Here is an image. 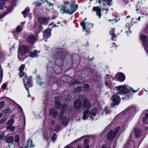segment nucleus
<instances>
[{
  "label": "nucleus",
  "mask_w": 148,
  "mask_h": 148,
  "mask_svg": "<svg viewBox=\"0 0 148 148\" xmlns=\"http://www.w3.org/2000/svg\"><path fill=\"white\" fill-rule=\"evenodd\" d=\"M108 82L105 81V85L106 86H108Z\"/></svg>",
  "instance_id": "61"
},
{
  "label": "nucleus",
  "mask_w": 148,
  "mask_h": 148,
  "mask_svg": "<svg viewBox=\"0 0 148 148\" xmlns=\"http://www.w3.org/2000/svg\"><path fill=\"white\" fill-rule=\"evenodd\" d=\"M77 81H75V82H73L72 83H71V85H74L76 84H77Z\"/></svg>",
  "instance_id": "59"
},
{
  "label": "nucleus",
  "mask_w": 148,
  "mask_h": 148,
  "mask_svg": "<svg viewBox=\"0 0 148 148\" xmlns=\"http://www.w3.org/2000/svg\"><path fill=\"white\" fill-rule=\"evenodd\" d=\"M49 111H55V108H51L49 110Z\"/></svg>",
  "instance_id": "62"
},
{
  "label": "nucleus",
  "mask_w": 148,
  "mask_h": 148,
  "mask_svg": "<svg viewBox=\"0 0 148 148\" xmlns=\"http://www.w3.org/2000/svg\"><path fill=\"white\" fill-rule=\"evenodd\" d=\"M13 110H17L18 111H22L23 110L22 108L18 104H17L15 107V108L13 109H11L10 108H8L7 109V111H12Z\"/></svg>",
  "instance_id": "17"
},
{
  "label": "nucleus",
  "mask_w": 148,
  "mask_h": 148,
  "mask_svg": "<svg viewBox=\"0 0 148 148\" xmlns=\"http://www.w3.org/2000/svg\"><path fill=\"white\" fill-rule=\"evenodd\" d=\"M6 87V85L5 84H3L2 88L3 89H5Z\"/></svg>",
  "instance_id": "55"
},
{
  "label": "nucleus",
  "mask_w": 148,
  "mask_h": 148,
  "mask_svg": "<svg viewBox=\"0 0 148 148\" xmlns=\"http://www.w3.org/2000/svg\"><path fill=\"white\" fill-rule=\"evenodd\" d=\"M30 145H29V147H34V144H33V143H30V144H29Z\"/></svg>",
  "instance_id": "58"
},
{
  "label": "nucleus",
  "mask_w": 148,
  "mask_h": 148,
  "mask_svg": "<svg viewBox=\"0 0 148 148\" xmlns=\"http://www.w3.org/2000/svg\"><path fill=\"white\" fill-rule=\"evenodd\" d=\"M140 37L142 41L143 42L146 41L147 40V36L145 35H143L141 36Z\"/></svg>",
  "instance_id": "36"
},
{
  "label": "nucleus",
  "mask_w": 148,
  "mask_h": 148,
  "mask_svg": "<svg viewBox=\"0 0 148 148\" xmlns=\"http://www.w3.org/2000/svg\"><path fill=\"white\" fill-rule=\"evenodd\" d=\"M52 24H53V25H54V27H58V26L56 25L55 24H53V23H51L50 24V25H49V26H50V25H52Z\"/></svg>",
  "instance_id": "60"
},
{
  "label": "nucleus",
  "mask_w": 148,
  "mask_h": 148,
  "mask_svg": "<svg viewBox=\"0 0 148 148\" xmlns=\"http://www.w3.org/2000/svg\"><path fill=\"white\" fill-rule=\"evenodd\" d=\"M39 22L41 24H45V22L46 21V20L44 18L39 17L38 19Z\"/></svg>",
  "instance_id": "23"
},
{
  "label": "nucleus",
  "mask_w": 148,
  "mask_h": 148,
  "mask_svg": "<svg viewBox=\"0 0 148 148\" xmlns=\"http://www.w3.org/2000/svg\"><path fill=\"white\" fill-rule=\"evenodd\" d=\"M44 83V82H40L39 83H38V84L40 85V86H41Z\"/></svg>",
  "instance_id": "57"
},
{
  "label": "nucleus",
  "mask_w": 148,
  "mask_h": 148,
  "mask_svg": "<svg viewBox=\"0 0 148 148\" xmlns=\"http://www.w3.org/2000/svg\"><path fill=\"white\" fill-rule=\"evenodd\" d=\"M62 123L63 125L66 126L68 123V118L66 116H64L62 119Z\"/></svg>",
  "instance_id": "22"
},
{
  "label": "nucleus",
  "mask_w": 148,
  "mask_h": 148,
  "mask_svg": "<svg viewBox=\"0 0 148 148\" xmlns=\"http://www.w3.org/2000/svg\"><path fill=\"white\" fill-rule=\"evenodd\" d=\"M130 90L131 91H132V92L135 93L137 91V90H134L132 88H130Z\"/></svg>",
  "instance_id": "53"
},
{
  "label": "nucleus",
  "mask_w": 148,
  "mask_h": 148,
  "mask_svg": "<svg viewBox=\"0 0 148 148\" xmlns=\"http://www.w3.org/2000/svg\"><path fill=\"white\" fill-rule=\"evenodd\" d=\"M14 120L13 119H11L10 120H9L7 123V124L8 126L12 125L14 123Z\"/></svg>",
  "instance_id": "32"
},
{
  "label": "nucleus",
  "mask_w": 148,
  "mask_h": 148,
  "mask_svg": "<svg viewBox=\"0 0 148 148\" xmlns=\"http://www.w3.org/2000/svg\"><path fill=\"white\" fill-rule=\"evenodd\" d=\"M5 133L4 132L0 133V140H5L6 136H4Z\"/></svg>",
  "instance_id": "28"
},
{
  "label": "nucleus",
  "mask_w": 148,
  "mask_h": 148,
  "mask_svg": "<svg viewBox=\"0 0 148 148\" xmlns=\"http://www.w3.org/2000/svg\"><path fill=\"white\" fill-rule=\"evenodd\" d=\"M14 140V138L12 136H10L8 137H6V136L5 137V140L8 143H12L13 142Z\"/></svg>",
  "instance_id": "18"
},
{
  "label": "nucleus",
  "mask_w": 148,
  "mask_h": 148,
  "mask_svg": "<svg viewBox=\"0 0 148 148\" xmlns=\"http://www.w3.org/2000/svg\"><path fill=\"white\" fill-rule=\"evenodd\" d=\"M57 135L56 133L53 134L51 137V139L53 142L56 139Z\"/></svg>",
  "instance_id": "35"
},
{
  "label": "nucleus",
  "mask_w": 148,
  "mask_h": 148,
  "mask_svg": "<svg viewBox=\"0 0 148 148\" xmlns=\"http://www.w3.org/2000/svg\"><path fill=\"white\" fill-rule=\"evenodd\" d=\"M83 88L85 90L88 91L89 90V86L87 84H85L83 86Z\"/></svg>",
  "instance_id": "37"
},
{
  "label": "nucleus",
  "mask_w": 148,
  "mask_h": 148,
  "mask_svg": "<svg viewBox=\"0 0 148 148\" xmlns=\"http://www.w3.org/2000/svg\"><path fill=\"white\" fill-rule=\"evenodd\" d=\"M142 44L144 46V48L146 52L148 54V41L145 43H143Z\"/></svg>",
  "instance_id": "27"
},
{
  "label": "nucleus",
  "mask_w": 148,
  "mask_h": 148,
  "mask_svg": "<svg viewBox=\"0 0 148 148\" xmlns=\"http://www.w3.org/2000/svg\"><path fill=\"white\" fill-rule=\"evenodd\" d=\"M37 51L35 50L34 51L30 54V56L31 57L34 58L35 57H37Z\"/></svg>",
  "instance_id": "26"
},
{
  "label": "nucleus",
  "mask_w": 148,
  "mask_h": 148,
  "mask_svg": "<svg viewBox=\"0 0 148 148\" xmlns=\"http://www.w3.org/2000/svg\"><path fill=\"white\" fill-rule=\"evenodd\" d=\"M66 107L67 105L65 104H64L62 106L61 105V111H63L65 110Z\"/></svg>",
  "instance_id": "41"
},
{
  "label": "nucleus",
  "mask_w": 148,
  "mask_h": 148,
  "mask_svg": "<svg viewBox=\"0 0 148 148\" xmlns=\"http://www.w3.org/2000/svg\"><path fill=\"white\" fill-rule=\"evenodd\" d=\"M108 21L109 22H110V21H111V22L114 21V23H115L117 22V20L116 19H112V20H110V19H109V20H108Z\"/></svg>",
  "instance_id": "50"
},
{
  "label": "nucleus",
  "mask_w": 148,
  "mask_h": 148,
  "mask_svg": "<svg viewBox=\"0 0 148 148\" xmlns=\"http://www.w3.org/2000/svg\"><path fill=\"white\" fill-rule=\"evenodd\" d=\"M55 121L53 120H51L50 121V123L52 125L55 124Z\"/></svg>",
  "instance_id": "51"
},
{
  "label": "nucleus",
  "mask_w": 148,
  "mask_h": 148,
  "mask_svg": "<svg viewBox=\"0 0 148 148\" xmlns=\"http://www.w3.org/2000/svg\"><path fill=\"white\" fill-rule=\"evenodd\" d=\"M25 65L23 64H22L19 68V70L20 72L19 75L20 77H23L24 75V76L25 74H26L25 73H24L23 72V71L25 68Z\"/></svg>",
  "instance_id": "14"
},
{
  "label": "nucleus",
  "mask_w": 148,
  "mask_h": 148,
  "mask_svg": "<svg viewBox=\"0 0 148 148\" xmlns=\"http://www.w3.org/2000/svg\"><path fill=\"white\" fill-rule=\"evenodd\" d=\"M142 120L145 124H148V113L145 114V116L143 118Z\"/></svg>",
  "instance_id": "21"
},
{
  "label": "nucleus",
  "mask_w": 148,
  "mask_h": 148,
  "mask_svg": "<svg viewBox=\"0 0 148 148\" xmlns=\"http://www.w3.org/2000/svg\"><path fill=\"white\" fill-rule=\"evenodd\" d=\"M7 120V118L6 117H4L2 119L0 120V125L3 124L5 123V121Z\"/></svg>",
  "instance_id": "40"
},
{
  "label": "nucleus",
  "mask_w": 148,
  "mask_h": 148,
  "mask_svg": "<svg viewBox=\"0 0 148 148\" xmlns=\"http://www.w3.org/2000/svg\"><path fill=\"white\" fill-rule=\"evenodd\" d=\"M53 3H49V6H53Z\"/></svg>",
  "instance_id": "64"
},
{
  "label": "nucleus",
  "mask_w": 148,
  "mask_h": 148,
  "mask_svg": "<svg viewBox=\"0 0 148 148\" xmlns=\"http://www.w3.org/2000/svg\"><path fill=\"white\" fill-rule=\"evenodd\" d=\"M105 78L106 81L109 82L111 80V77L110 75H106Z\"/></svg>",
  "instance_id": "30"
},
{
  "label": "nucleus",
  "mask_w": 148,
  "mask_h": 148,
  "mask_svg": "<svg viewBox=\"0 0 148 148\" xmlns=\"http://www.w3.org/2000/svg\"><path fill=\"white\" fill-rule=\"evenodd\" d=\"M60 98L58 97H55V106L56 108L58 109H60L61 107V104L59 101H58V100Z\"/></svg>",
  "instance_id": "15"
},
{
  "label": "nucleus",
  "mask_w": 148,
  "mask_h": 148,
  "mask_svg": "<svg viewBox=\"0 0 148 148\" xmlns=\"http://www.w3.org/2000/svg\"><path fill=\"white\" fill-rule=\"evenodd\" d=\"M88 140L86 138L85 139L84 141V145L82 148H89V146L88 144Z\"/></svg>",
  "instance_id": "24"
},
{
  "label": "nucleus",
  "mask_w": 148,
  "mask_h": 148,
  "mask_svg": "<svg viewBox=\"0 0 148 148\" xmlns=\"http://www.w3.org/2000/svg\"><path fill=\"white\" fill-rule=\"evenodd\" d=\"M51 31L50 29H48L45 30L43 32V37L44 38L47 39L49 38L51 35Z\"/></svg>",
  "instance_id": "9"
},
{
  "label": "nucleus",
  "mask_w": 148,
  "mask_h": 148,
  "mask_svg": "<svg viewBox=\"0 0 148 148\" xmlns=\"http://www.w3.org/2000/svg\"><path fill=\"white\" fill-rule=\"evenodd\" d=\"M82 88L81 86H79L77 87L76 88L74 89V91L75 92H80L82 90Z\"/></svg>",
  "instance_id": "31"
},
{
  "label": "nucleus",
  "mask_w": 148,
  "mask_h": 148,
  "mask_svg": "<svg viewBox=\"0 0 148 148\" xmlns=\"http://www.w3.org/2000/svg\"><path fill=\"white\" fill-rule=\"evenodd\" d=\"M102 1H106L107 2V5L110 6L112 5V3L111 2L112 0H102Z\"/></svg>",
  "instance_id": "39"
},
{
  "label": "nucleus",
  "mask_w": 148,
  "mask_h": 148,
  "mask_svg": "<svg viewBox=\"0 0 148 148\" xmlns=\"http://www.w3.org/2000/svg\"><path fill=\"white\" fill-rule=\"evenodd\" d=\"M93 26V24L90 23H86V27L87 29H90L92 28Z\"/></svg>",
  "instance_id": "33"
},
{
  "label": "nucleus",
  "mask_w": 148,
  "mask_h": 148,
  "mask_svg": "<svg viewBox=\"0 0 148 148\" xmlns=\"http://www.w3.org/2000/svg\"><path fill=\"white\" fill-rule=\"evenodd\" d=\"M64 112H60V114L58 116V118L60 119H62V115L63 114H64Z\"/></svg>",
  "instance_id": "45"
},
{
  "label": "nucleus",
  "mask_w": 148,
  "mask_h": 148,
  "mask_svg": "<svg viewBox=\"0 0 148 148\" xmlns=\"http://www.w3.org/2000/svg\"><path fill=\"white\" fill-rule=\"evenodd\" d=\"M7 129H10V130L13 131L14 130L15 127L12 125L8 126L7 128Z\"/></svg>",
  "instance_id": "42"
},
{
  "label": "nucleus",
  "mask_w": 148,
  "mask_h": 148,
  "mask_svg": "<svg viewBox=\"0 0 148 148\" xmlns=\"http://www.w3.org/2000/svg\"><path fill=\"white\" fill-rule=\"evenodd\" d=\"M120 127L119 126L116 128L114 131V133L116 135V134L118 133Z\"/></svg>",
  "instance_id": "43"
},
{
  "label": "nucleus",
  "mask_w": 148,
  "mask_h": 148,
  "mask_svg": "<svg viewBox=\"0 0 148 148\" xmlns=\"http://www.w3.org/2000/svg\"><path fill=\"white\" fill-rule=\"evenodd\" d=\"M126 111H135V110H139L137 109L136 107L134 105H131L128 107L125 110Z\"/></svg>",
  "instance_id": "19"
},
{
  "label": "nucleus",
  "mask_w": 148,
  "mask_h": 148,
  "mask_svg": "<svg viewBox=\"0 0 148 148\" xmlns=\"http://www.w3.org/2000/svg\"><path fill=\"white\" fill-rule=\"evenodd\" d=\"M116 135L114 133V131L111 130L108 133L107 136V138L109 140H112L115 137Z\"/></svg>",
  "instance_id": "11"
},
{
  "label": "nucleus",
  "mask_w": 148,
  "mask_h": 148,
  "mask_svg": "<svg viewBox=\"0 0 148 148\" xmlns=\"http://www.w3.org/2000/svg\"><path fill=\"white\" fill-rule=\"evenodd\" d=\"M29 51V49L27 45H22L19 48V51L18 52V58L19 60H21L19 56H23L25 54L28 53Z\"/></svg>",
  "instance_id": "3"
},
{
  "label": "nucleus",
  "mask_w": 148,
  "mask_h": 148,
  "mask_svg": "<svg viewBox=\"0 0 148 148\" xmlns=\"http://www.w3.org/2000/svg\"><path fill=\"white\" fill-rule=\"evenodd\" d=\"M84 21L83 20L80 23L84 31L86 29L85 24Z\"/></svg>",
  "instance_id": "34"
},
{
  "label": "nucleus",
  "mask_w": 148,
  "mask_h": 148,
  "mask_svg": "<svg viewBox=\"0 0 148 148\" xmlns=\"http://www.w3.org/2000/svg\"><path fill=\"white\" fill-rule=\"evenodd\" d=\"M96 112H84L83 118L84 120H86L88 117L90 116L92 120L93 119V117L95 116Z\"/></svg>",
  "instance_id": "6"
},
{
  "label": "nucleus",
  "mask_w": 148,
  "mask_h": 148,
  "mask_svg": "<svg viewBox=\"0 0 148 148\" xmlns=\"http://www.w3.org/2000/svg\"><path fill=\"white\" fill-rule=\"evenodd\" d=\"M92 11L96 12V14L99 16V18H100L101 16V10L99 7H95L92 8Z\"/></svg>",
  "instance_id": "10"
},
{
  "label": "nucleus",
  "mask_w": 148,
  "mask_h": 148,
  "mask_svg": "<svg viewBox=\"0 0 148 148\" xmlns=\"http://www.w3.org/2000/svg\"><path fill=\"white\" fill-rule=\"evenodd\" d=\"M35 5L36 6H39L41 5V3L38 2H37L36 3Z\"/></svg>",
  "instance_id": "56"
},
{
  "label": "nucleus",
  "mask_w": 148,
  "mask_h": 148,
  "mask_svg": "<svg viewBox=\"0 0 148 148\" xmlns=\"http://www.w3.org/2000/svg\"><path fill=\"white\" fill-rule=\"evenodd\" d=\"M134 130L135 133L134 135L136 138H138L141 135V132L139 129L137 128H135Z\"/></svg>",
  "instance_id": "16"
},
{
  "label": "nucleus",
  "mask_w": 148,
  "mask_h": 148,
  "mask_svg": "<svg viewBox=\"0 0 148 148\" xmlns=\"http://www.w3.org/2000/svg\"><path fill=\"white\" fill-rule=\"evenodd\" d=\"M33 141L32 139H29L27 141V145L24 148H28V145L30 143H32Z\"/></svg>",
  "instance_id": "38"
},
{
  "label": "nucleus",
  "mask_w": 148,
  "mask_h": 148,
  "mask_svg": "<svg viewBox=\"0 0 148 148\" xmlns=\"http://www.w3.org/2000/svg\"><path fill=\"white\" fill-rule=\"evenodd\" d=\"M110 33L111 35H112V34H114V29L111 30L110 32Z\"/></svg>",
  "instance_id": "52"
},
{
  "label": "nucleus",
  "mask_w": 148,
  "mask_h": 148,
  "mask_svg": "<svg viewBox=\"0 0 148 148\" xmlns=\"http://www.w3.org/2000/svg\"><path fill=\"white\" fill-rule=\"evenodd\" d=\"M27 41L30 43H33L35 41V37L34 36H29L28 38Z\"/></svg>",
  "instance_id": "20"
},
{
  "label": "nucleus",
  "mask_w": 148,
  "mask_h": 148,
  "mask_svg": "<svg viewBox=\"0 0 148 148\" xmlns=\"http://www.w3.org/2000/svg\"><path fill=\"white\" fill-rule=\"evenodd\" d=\"M49 114L53 117H56L58 114L57 112H49Z\"/></svg>",
  "instance_id": "29"
},
{
  "label": "nucleus",
  "mask_w": 148,
  "mask_h": 148,
  "mask_svg": "<svg viewBox=\"0 0 148 148\" xmlns=\"http://www.w3.org/2000/svg\"><path fill=\"white\" fill-rule=\"evenodd\" d=\"M6 0H0V5H3L5 4V1Z\"/></svg>",
  "instance_id": "48"
},
{
  "label": "nucleus",
  "mask_w": 148,
  "mask_h": 148,
  "mask_svg": "<svg viewBox=\"0 0 148 148\" xmlns=\"http://www.w3.org/2000/svg\"><path fill=\"white\" fill-rule=\"evenodd\" d=\"M83 107L84 108L89 109L91 106V104L89 101L87 99H85L83 102Z\"/></svg>",
  "instance_id": "7"
},
{
  "label": "nucleus",
  "mask_w": 148,
  "mask_h": 148,
  "mask_svg": "<svg viewBox=\"0 0 148 148\" xmlns=\"http://www.w3.org/2000/svg\"><path fill=\"white\" fill-rule=\"evenodd\" d=\"M64 148H73L71 146H69V145H67Z\"/></svg>",
  "instance_id": "63"
},
{
  "label": "nucleus",
  "mask_w": 148,
  "mask_h": 148,
  "mask_svg": "<svg viewBox=\"0 0 148 148\" xmlns=\"http://www.w3.org/2000/svg\"><path fill=\"white\" fill-rule=\"evenodd\" d=\"M29 8L27 7L25 9V10L22 12V14L23 15V16L24 18H25L27 16V15L26 14L29 11Z\"/></svg>",
  "instance_id": "25"
},
{
  "label": "nucleus",
  "mask_w": 148,
  "mask_h": 148,
  "mask_svg": "<svg viewBox=\"0 0 148 148\" xmlns=\"http://www.w3.org/2000/svg\"><path fill=\"white\" fill-rule=\"evenodd\" d=\"M116 90L118 91L117 93L123 95L128 93L130 90L125 86L121 85L116 87Z\"/></svg>",
  "instance_id": "4"
},
{
  "label": "nucleus",
  "mask_w": 148,
  "mask_h": 148,
  "mask_svg": "<svg viewBox=\"0 0 148 148\" xmlns=\"http://www.w3.org/2000/svg\"><path fill=\"white\" fill-rule=\"evenodd\" d=\"M5 104V103L3 101H1L0 102V109L2 108L4 106Z\"/></svg>",
  "instance_id": "47"
},
{
  "label": "nucleus",
  "mask_w": 148,
  "mask_h": 148,
  "mask_svg": "<svg viewBox=\"0 0 148 148\" xmlns=\"http://www.w3.org/2000/svg\"><path fill=\"white\" fill-rule=\"evenodd\" d=\"M21 30V27L18 26L16 27L15 30L13 31V35L15 39L17 38V36Z\"/></svg>",
  "instance_id": "13"
},
{
  "label": "nucleus",
  "mask_w": 148,
  "mask_h": 148,
  "mask_svg": "<svg viewBox=\"0 0 148 148\" xmlns=\"http://www.w3.org/2000/svg\"><path fill=\"white\" fill-rule=\"evenodd\" d=\"M14 138L15 142H16L18 143L19 140V136L17 135H16L14 136Z\"/></svg>",
  "instance_id": "44"
},
{
  "label": "nucleus",
  "mask_w": 148,
  "mask_h": 148,
  "mask_svg": "<svg viewBox=\"0 0 148 148\" xmlns=\"http://www.w3.org/2000/svg\"><path fill=\"white\" fill-rule=\"evenodd\" d=\"M85 30H86V35H87L88 33L89 34L90 33V31L89 29H86Z\"/></svg>",
  "instance_id": "54"
},
{
  "label": "nucleus",
  "mask_w": 148,
  "mask_h": 148,
  "mask_svg": "<svg viewBox=\"0 0 148 148\" xmlns=\"http://www.w3.org/2000/svg\"><path fill=\"white\" fill-rule=\"evenodd\" d=\"M115 79H118L119 81L122 82L124 80L125 77L123 73H120L119 74H116L115 77Z\"/></svg>",
  "instance_id": "8"
},
{
  "label": "nucleus",
  "mask_w": 148,
  "mask_h": 148,
  "mask_svg": "<svg viewBox=\"0 0 148 148\" xmlns=\"http://www.w3.org/2000/svg\"><path fill=\"white\" fill-rule=\"evenodd\" d=\"M60 129V127L59 125H57L56 126L55 128V130L56 131H58Z\"/></svg>",
  "instance_id": "46"
},
{
  "label": "nucleus",
  "mask_w": 148,
  "mask_h": 148,
  "mask_svg": "<svg viewBox=\"0 0 148 148\" xmlns=\"http://www.w3.org/2000/svg\"><path fill=\"white\" fill-rule=\"evenodd\" d=\"M111 100L113 101L112 104V106L114 107L116 105H118L121 100V99L119 96L116 94H114L112 96Z\"/></svg>",
  "instance_id": "5"
},
{
  "label": "nucleus",
  "mask_w": 148,
  "mask_h": 148,
  "mask_svg": "<svg viewBox=\"0 0 148 148\" xmlns=\"http://www.w3.org/2000/svg\"><path fill=\"white\" fill-rule=\"evenodd\" d=\"M82 104V102L80 100L77 99L74 102V106L77 110H78L81 108Z\"/></svg>",
  "instance_id": "12"
},
{
  "label": "nucleus",
  "mask_w": 148,
  "mask_h": 148,
  "mask_svg": "<svg viewBox=\"0 0 148 148\" xmlns=\"http://www.w3.org/2000/svg\"><path fill=\"white\" fill-rule=\"evenodd\" d=\"M23 80L25 87L29 93V92L28 88L31 87L33 85L32 77H27V74H25L24 77L23 78Z\"/></svg>",
  "instance_id": "2"
},
{
  "label": "nucleus",
  "mask_w": 148,
  "mask_h": 148,
  "mask_svg": "<svg viewBox=\"0 0 148 148\" xmlns=\"http://www.w3.org/2000/svg\"><path fill=\"white\" fill-rule=\"evenodd\" d=\"M7 14V13L5 12L1 15H0V19L5 16Z\"/></svg>",
  "instance_id": "49"
},
{
  "label": "nucleus",
  "mask_w": 148,
  "mask_h": 148,
  "mask_svg": "<svg viewBox=\"0 0 148 148\" xmlns=\"http://www.w3.org/2000/svg\"><path fill=\"white\" fill-rule=\"evenodd\" d=\"M75 2H74L73 3H71L70 5L71 11L70 12L69 10H66V6L67 5H70L69 2L68 1H65L64 2L65 5L61 7L60 10L62 12V13H65L70 15L72 14L76 10L77 8L78 5L77 4L75 5Z\"/></svg>",
  "instance_id": "1"
}]
</instances>
